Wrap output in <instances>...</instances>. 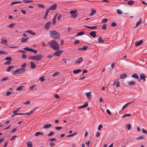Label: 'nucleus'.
<instances>
[{
    "instance_id": "nucleus-46",
    "label": "nucleus",
    "mask_w": 147,
    "mask_h": 147,
    "mask_svg": "<svg viewBox=\"0 0 147 147\" xmlns=\"http://www.w3.org/2000/svg\"><path fill=\"white\" fill-rule=\"evenodd\" d=\"M28 59H29L34 60V56H29L28 57Z\"/></svg>"
},
{
    "instance_id": "nucleus-27",
    "label": "nucleus",
    "mask_w": 147,
    "mask_h": 147,
    "mask_svg": "<svg viewBox=\"0 0 147 147\" xmlns=\"http://www.w3.org/2000/svg\"><path fill=\"white\" fill-rule=\"evenodd\" d=\"M140 77L141 80H144L145 78V75L144 74H141Z\"/></svg>"
},
{
    "instance_id": "nucleus-39",
    "label": "nucleus",
    "mask_w": 147,
    "mask_h": 147,
    "mask_svg": "<svg viewBox=\"0 0 147 147\" xmlns=\"http://www.w3.org/2000/svg\"><path fill=\"white\" fill-rule=\"evenodd\" d=\"M37 5L40 8L42 9L45 7V6L42 4H38Z\"/></svg>"
},
{
    "instance_id": "nucleus-47",
    "label": "nucleus",
    "mask_w": 147,
    "mask_h": 147,
    "mask_svg": "<svg viewBox=\"0 0 147 147\" xmlns=\"http://www.w3.org/2000/svg\"><path fill=\"white\" fill-rule=\"evenodd\" d=\"M31 48H29L28 47H26L24 48V49L26 51H30Z\"/></svg>"
},
{
    "instance_id": "nucleus-28",
    "label": "nucleus",
    "mask_w": 147,
    "mask_h": 147,
    "mask_svg": "<svg viewBox=\"0 0 147 147\" xmlns=\"http://www.w3.org/2000/svg\"><path fill=\"white\" fill-rule=\"evenodd\" d=\"M132 77L136 79H138L139 78L137 74H133L132 76Z\"/></svg>"
},
{
    "instance_id": "nucleus-2",
    "label": "nucleus",
    "mask_w": 147,
    "mask_h": 147,
    "mask_svg": "<svg viewBox=\"0 0 147 147\" xmlns=\"http://www.w3.org/2000/svg\"><path fill=\"white\" fill-rule=\"evenodd\" d=\"M51 36L53 38L56 39L60 37L59 34L55 30L51 31L50 33Z\"/></svg>"
},
{
    "instance_id": "nucleus-37",
    "label": "nucleus",
    "mask_w": 147,
    "mask_h": 147,
    "mask_svg": "<svg viewBox=\"0 0 147 147\" xmlns=\"http://www.w3.org/2000/svg\"><path fill=\"white\" fill-rule=\"evenodd\" d=\"M98 42H104V40L102 39V38L101 37H99L98 39Z\"/></svg>"
},
{
    "instance_id": "nucleus-12",
    "label": "nucleus",
    "mask_w": 147,
    "mask_h": 147,
    "mask_svg": "<svg viewBox=\"0 0 147 147\" xmlns=\"http://www.w3.org/2000/svg\"><path fill=\"white\" fill-rule=\"evenodd\" d=\"M91 92H87L86 93V95L88 99L90 100L91 98V96L90 94Z\"/></svg>"
},
{
    "instance_id": "nucleus-57",
    "label": "nucleus",
    "mask_w": 147,
    "mask_h": 147,
    "mask_svg": "<svg viewBox=\"0 0 147 147\" xmlns=\"http://www.w3.org/2000/svg\"><path fill=\"white\" fill-rule=\"evenodd\" d=\"M54 134V132L53 131H51L50 133H49L48 134V136H51Z\"/></svg>"
},
{
    "instance_id": "nucleus-45",
    "label": "nucleus",
    "mask_w": 147,
    "mask_h": 147,
    "mask_svg": "<svg viewBox=\"0 0 147 147\" xmlns=\"http://www.w3.org/2000/svg\"><path fill=\"white\" fill-rule=\"evenodd\" d=\"M7 54V52L0 50V54Z\"/></svg>"
},
{
    "instance_id": "nucleus-44",
    "label": "nucleus",
    "mask_w": 147,
    "mask_h": 147,
    "mask_svg": "<svg viewBox=\"0 0 147 147\" xmlns=\"http://www.w3.org/2000/svg\"><path fill=\"white\" fill-rule=\"evenodd\" d=\"M62 129V127L60 126H57L55 127V129L57 130H60Z\"/></svg>"
},
{
    "instance_id": "nucleus-59",
    "label": "nucleus",
    "mask_w": 147,
    "mask_h": 147,
    "mask_svg": "<svg viewBox=\"0 0 147 147\" xmlns=\"http://www.w3.org/2000/svg\"><path fill=\"white\" fill-rule=\"evenodd\" d=\"M88 48V46H84L83 47H82V50H86Z\"/></svg>"
},
{
    "instance_id": "nucleus-40",
    "label": "nucleus",
    "mask_w": 147,
    "mask_h": 147,
    "mask_svg": "<svg viewBox=\"0 0 147 147\" xmlns=\"http://www.w3.org/2000/svg\"><path fill=\"white\" fill-rule=\"evenodd\" d=\"M117 13L119 14H121L123 13L122 11L119 9H117Z\"/></svg>"
},
{
    "instance_id": "nucleus-50",
    "label": "nucleus",
    "mask_w": 147,
    "mask_h": 147,
    "mask_svg": "<svg viewBox=\"0 0 147 147\" xmlns=\"http://www.w3.org/2000/svg\"><path fill=\"white\" fill-rule=\"evenodd\" d=\"M77 15L78 14L72 15L71 16V17L74 18H76L77 17Z\"/></svg>"
},
{
    "instance_id": "nucleus-17",
    "label": "nucleus",
    "mask_w": 147,
    "mask_h": 147,
    "mask_svg": "<svg viewBox=\"0 0 147 147\" xmlns=\"http://www.w3.org/2000/svg\"><path fill=\"white\" fill-rule=\"evenodd\" d=\"M49 12V9H47V11H46L44 15V16L43 17V19H45L47 18V17L48 15V13Z\"/></svg>"
},
{
    "instance_id": "nucleus-51",
    "label": "nucleus",
    "mask_w": 147,
    "mask_h": 147,
    "mask_svg": "<svg viewBox=\"0 0 147 147\" xmlns=\"http://www.w3.org/2000/svg\"><path fill=\"white\" fill-rule=\"evenodd\" d=\"M144 138V136H141L139 137H138L136 138V139L138 140H141L143 139Z\"/></svg>"
},
{
    "instance_id": "nucleus-11",
    "label": "nucleus",
    "mask_w": 147,
    "mask_h": 147,
    "mask_svg": "<svg viewBox=\"0 0 147 147\" xmlns=\"http://www.w3.org/2000/svg\"><path fill=\"white\" fill-rule=\"evenodd\" d=\"M83 61V58L82 57H80L79 59H78L75 62V63L76 64V63H80L81 62Z\"/></svg>"
},
{
    "instance_id": "nucleus-18",
    "label": "nucleus",
    "mask_w": 147,
    "mask_h": 147,
    "mask_svg": "<svg viewBox=\"0 0 147 147\" xmlns=\"http://www.w3.org/2000/svg\"><path fill=\"white\" fill-rule=\"evenodd\" d=\"M128 83L129 85L131 86H134L136 84V82L134 81H131L130 82H128Z\"/></svg>"
},
{
    "instance_id": "nucleus-7",
    "label": "nucleus",
    "mask_w": 147,
    "mask_h": 147,
    "mask_svg": "<svg viewBox=\"0 0 147 147\" xmlns=\"http://www.w3.org/2000/svg\"><path fill=\"white\" fill-rule=\"evenodd\" d=\"M51 22L49 21L47 22L45 25V28L47 30H48L50 26Z\"/></svg>"
},
{
    "instance_id": "nucleus-35",
    "label": "nucleus",
    "mask_w": 147,
    "mask_h": 147,
    "mask_svg": "<svg viewBox=\"0 0 147 147\" xmlns=\"http://www.w3.org/2000/svg\"><path fill=\"white\" fill-rule=\"evenodd\" d=\"M13 114L11 115L12 117H13L14 116L16 115H24L25 114V113H13Z\"/></svg>"
},
{
    "instance_id": "nucleus-43",
    "label": "nucleus",
    "mask_w": 147,
    "mask_h": 147,
    "mask_svg": "<svg viewBox=\"0 0 147 147\" xmlns=\"http://www.w3.org/2000/svg\"><path fill=\"white\" fill-rule=\"evenodd\" d=\"M6 60L11 61L13 60L10 57H7L5 59Z\"/></svg>"
},
{
    "instance_id": "nucleus-36",
    "label": "nucleus",
    "mask_w": 147,
    "mask_h": 147,
    "mask_svg": "<svg viewBox=\"0 0 147 147\" xmlns=\"http://www.w3.org/2000/svg\"><path fill=\"white\" fill-rule=\"evenodd\" d=\"M84 32H81L77 33V34H76V36H81L82 35H83L84 34Z\"/></svg>"
},
{
    "instance_id": "nucleus-20",
    "label": "nucleus",
    "mask_w": 147,
    "mask_h": 147,
    "mask_svg": "<svg viewBox=\"0 0 147 147\" xmlns=\"http://www.w3.org/2000/svg\"><path fill=\"white\" fill-rule=\"evenodd\" d=\"M1 41V43L3 45H7V41L6 40L2 39Z\"/></svg>"
},
{
    "instance_id": "nucleus-48",
    "label": "nucleus",
    "mask_w": 147,
    "mask_h": 147,
    "mask_svg": "<svg viewBox=\"0 0 147 147\" xmlns=\"http://www.w3.org/2000/svg\"><path fill=\"white\" fill-rule=\"evenodd\" d=\"M15 25V24L14 23L11 24L8 26V27L11 28H12Z\"/></svg>"
},
{
    "instance_id": "nucleus-25",
    "label": "nucleus",
    "mask_w": 147,
    "mask_h": 147,
    "mask_svg": "<svg viewBox=\"0 0 147 147\" xmlns=\"http://www.w3.org/2000/svg\"><path fill=\"white\" fill-rule=\"evenodd\" d=\"M127 77L126 74H123L120 76V78L121 79H122L126 78Z\"/></svg>"
},
{
    "instance_id": "nucleus-21",
    "label": "nucleus",
    "mask_w": 147,
    "mask_h": 147,
    "mask_svg": "<svg viewBox=\"0 0 147 147\" xmlns=\"http://www.w3.org/2000/svg\"><path fill=\"white\" fill-rule=\"evenodd\" d=\"M27 146L28 147H32L33 146V145L32 142L29 141L27 143Z\"/></svg>"
},
{
    "instance_id": "nucleus-55",
    "label": "nucleus",
    "mask_w": 147,
    "mask_h": 147,
    "mask_svg": "<svg viewBox=\"0 0 147 147\" xmlns=\"http://www.w3.org/2000/svg\"><path fill=\"white\" fill-rule=\"evenodd\" d=\"M36 86V85H33L32 86L30 87L29 89L31 90H32Z\"/></svg>"
},
{
    "instance_id": "nucleus-30",
    "label": "nucleus",
    "mask_w": 147,
    "mask_h": 147,
    "mask_svg": "<svg viewBox=\"0 0 147 147\" xmlns=\"http://www.w3.org/2000/svg\"><path fill=\"white\" fill-rule=\"evenodd\" d=\"M85 27H86L87 28H90L91 29H95L97 28L96 26H85Z\"/></svg>"
},
{
    "instance_id": "nucleus-54",
    "label": "nucleus",
    "mask_w": 147,
    "mask_h": 147,
    "mask_svg": "<svg viewBox=\"0 0 147 147\" xmlns=\"http://www.w3.org/2000/svg\"><path fill=\"white\" fill-rule=\"evenodd\" d=\"M116 25V24L115 22H113L111 24V26L112 27H114Z\"/></svg>"
},
{
    "instance_id": "nucleus-49",
    "label": "nucleus",
    "mask_w": 147,
    "mask_h": 147,
    "mask_svg": "<svg viewBox=\"0 0 147 147\" xmlns=\"http://www.w3.org/2000/svg\"><path fill=\"white\" fill-rule=\"evenodd\" d=\"M30 51L34 53L35 54H36L37 52V51L36 50H33L32 48L31 49Z\"/></svg>"
},
{
    "instance_id": "nucleus-22",
    "label": "nucleus",
    "mask_w": 147,
    "mask_h": 147,
    "mask_svg": "<svg viewBox=\"0 0 147 147\" xmlns=\"http://www.w3.org/2000/svg\"><path fill=\"white\" fill-rule=\"evenodd\" d=\"M27 32L33 35H35L36 34V33L33 32L32 31L30 30H27L26 32Z\"/></svg>"
},
{
    "instance_id": "nucleus-60",
    "label": "nucleus",
    "mask_w": 147,
    "mask_h": 147,
    "mask_svg": "<svg viewBox=\"0 0 147 147\" xmlns=\"http://www.w3.org/2000/svg\"><path fill=\"white\" fill-rule=\"evenodd\" d=\"M17 137V136H14L12 137L10 139L11 140H14L15 138Z\"/></svg>"
},
{
    "instance_id": "nucleus-10",
    "label": "nucleus",
    "mask_w": 147,
    "mask_h": 147,
    "mask_svg": "<svg viewBox=\"0 0 147 147\" xmlns=\"http://www.w3.org/2000/svg\"><path fill=\"white\" fill-rule=\"evenodd\" d=\"M96 31H92L90 33V36L93 38H95L96 37Z\"/></svg>"
},
{
    "instance_id": "nucleus-19",
    "label": "nucleus",
    "mask_w": 147,
    "mask_h": 147,
    "mask_svg": "<svg viewBox=\"0 0 147 147\" xmlns=\"http://www.w3.org/2000/svg\"><path fill=\"white\" fill-rule=\"evenodd\" d=\"M131 115L129 113H126L125 114H124V115H123L121 117L125 118V117H130Z\"/></svg>"
},
{
    "instance_id": "nucleus-4",
    "label": "nucleus",
    "mask_w": 147,
    "mask_h": 147,
    "mask_svg": "<svg viewBox=\"0 0 147 147\" xmlns=\"http://www.w3.org/2000/svg\"><path fill=\"white\" fill-rule=\"evenodd\" d=\"M43 57V56L40 54L34 56V60L39 61Z\"/></svg>"
},
{
    "instance_id": "nucleus-6",
    "label": "nucleus",
    "mask_w": 147,
    "mask_h": 147,
    "mask_svg": "<svg viewBox=\"0 0 147 147\" xmlns=\"http://www.w3.org/2000/svg\"><path fill=\"white\" fill-rule=\"evenodd\" d=\"M57 5L56 4H55L51 6L49 8V10H53L56 9L57 8Z\"/></svg>"
},
{
    "instance_id": "nucleus-15",
    "label": "nucleus",
    "mask_w": 147,
    "mask_h": 147,
    "mask_svg": "<svg viewBox=\"0 0 147 147\" xmlns=\"http://www.w3.org/2000/svg\"><path fill=\"white\" fill-rule=\"evenodd\" d=\"M29 39L28 38H21V42H27Z\"/></svg>"
},
{
    "instance_id": "nucleus-53",
    "label": "nucleus",
    "mask_w": 147,
    "mask_h": 147,
    "mask_svg": "<svg viewBox=\"0 0 147 147\" xmlns=\"http://www.w3.org/2000/svg\"><path fill=\"white\" fill-rule=\"evenodd\" d=\"M102 125L101 124H100L98 127V130H100V129L102 128Z\"/></svg>"
},
{
    "instance_id": "nucleus-24",
    "label": "nucleus",
    "mask_w": 147,
    "mask_h": 147,
    "mask_svg": "<svg viewBox=\"0 0 147 147\" xmlns=\"http://www.w3.org/2000/svg\"><path fill=\"white\" fill-rule=\"evenodd\" d=\"M82 71V70L81 69H78L74 70L73 71V72L74 74H77Z\"/></svg>"
},
{
    "instance_id": "nucleus-3",
    "label": "nucleus",
    "mask_w": 147,
    "mask_h": 147,
    "mask_svg": "<svg viewBox=\"0 0 147 147\" xmlns=\"http://www.w3.org/2000/svg\"><path fill=\"white\" fill-rule=\"evenodd\" d=\"M25 71V69L24 68H20L17 69L16 70L12 71V74H13L15 75L16 74H20L24 72Z\"/></svg>"
},
{
    "instance_id": "nucleus-41",
    "label": "nucleus",
    "mask_w": 147,
    "mask_h": 147,
    "mask_svg": "<svg viewBox=\"0 0 147 147\" xmlns=\"http://www.w3.org/2000/svg\"><path fill=\"white\" fill-rule=\"evenodd\" d=\"M95 12L96 11L95 10H92L91 13L90 14V16H92L94 14Z\"/></svg>"
},
{
    "instance_id": "nucleus-31",
    "label": "nucleus",
    "mask_w": 147,
    "mask_h": 147,
    "mask_svg": "<svg viewBox=\"0 0 147 147\" xmlns=\"http://www.w3.org/2000/svg\"><path fill=\"white\" fill-rule=\"evenodd\" d=\"M134 3V1L131 0L128 2V4L129 5H133Z\"/></svg>"
},
{
    "instance_id": "nucleus-13",
    "label": "nucleus",
    "mask_w": 147,
    "mask_h": 147,
    "mask_svg": "<svg viewBox=\"0 0 147 147\" xmlns=\"http://www.w3.org/2000/svg\"><path fill=\"white\" fill-rule=\"evenodd\" d=\"M88 103L87 102H86L85 104H84L83 105L81 106H80L78 107V109H83L84 108L86 107H87L88 106Z\"/></svg>"
},
{
    "instance_id": "nucleus-23",
    "label": "nucleus",
    "mask_w": 147,
    "mask_h": 147,
    "mask_svg": "<svg viewBox=\"0 0 147 147\" xmlns=\"http://www.w3.org/2000/svg\"><path fill=\"white\" fill-rule=\"evenodd\" d=\"M13 67V65H11L9 66L7 68L6 71L7 72H9L10 71L11 69Z\"/></svg>"
},
{
    "instance_id": "nucleus-62",
    "label": "nucleus",
    "mask_w": 147,
    "mask_h": 147,
    "mask_svg": "<svg viewBox=\"0 0 147 147\" xmlns=\"http://www.w3.org/2000/svg\"><path fill=\"white\" fill-rule=\"evenodd\" d=\"M49 145L53 147L55 145V144L53 142H51V143H50Z\"/></svg>"
},
{
    "instance_id": "nucleus-9",
    "label": "nucleus",
    "mask_w": 147,
    "mask_h": 147,
    "mask_svg": "<svg viewBox=\"0 0 147 147\" xmlns=\"http://www.w3.org/2000/svg\"><path fill=\"white\" fill-rule=\"evenodd\" d=\"M143 42V40H140L139 41L136 42L135 43V45L136 46H138L142 44Z\"/></svg>"
},
{
    "instance_id": "nucleus-38",
    "label": "nucleus",
    "mask_w": 147,
    "mask_h": 147,
    "mask_svg": "<svg viewBox=\"0 0 147 147\" xmlns=\"http://www.w3.org/2000/svg\"><path fill=\"white\" fill-rule=\"evenodd\" d=\"M77 12V10H75L74 11H70V13L71 15L74 14L75 13H76Z\"/></svg>"
},
{
    "instance_id": "nucleus-61",
    "label": "nucleus",
    "mask_w": 147,
    "mask_h": 147,
    "mask_svg": "<svg viewBox=\"0 0 147 147\" xmlns=\"http://www.w3.org/2000/svg\"><path fill=\"white\" fill-rule=\"evenodd\" d=\"M142 130L143 133H145L146 134H147V131L145 129H142Z\"/></svg>"
},
{
    "instance_id": "nucleus-26",
    "label": "nucleus",
    "mask_w": 147,
    "mask_h": 147,
    "mask_svg": "<svg viewBox=\"0 0 147 147\" xmlns=\"http://www.w3.org/2000/svg\"><path fill=\"white\" fill-rule=\"evenodd\" d=\"M21 3V1H14L12 2L11 4V5H13L18 3Z\"/></svg>"
},
{
    "instance_id": "nucleus-52",
    "label": "nucleus",
    "mask_w": 147,
    "mask_h": 147,
    "mask_svg": "<svg viewBox=\"0 0 147 147\" xmlns=\"http://www.w3.org/2000/svg\"><path fill=\"white\" fill-rule=\"evenodd\" d=\"M102 28L103 30H105L106 29V25L105 24H104L102 27Z\"/></svg>"
},
{
    "instance_id": "nucleus-29",
    "label": "nucleus",
    "mask_w": 147,
    "mask_h": 147,
    "mask_svg": "<svg viewBox=\"0 0 147 147\" xmlns=\"http://www.w3.org/2000/svg\"><path fill=\"white\" fill-rule=\"evenodd\" d=\"M35 110V109L32 110L30 112L28 113H26L25 114L26 115H31L33 112Z\"/></svg>"
},
{
    "instance_id": "nucleus-58",
    "label": "nucleus",
    "mask_w": 147,
    "mask_h": 147,
    "mask_svg": "<svg viewBox=\"0 0 147 147\" xmlns=\"http://www.w3.org/2000/svg\"><path fill=\"white\" fill-rule=\"evenodd\" d=\"M108 21V19L104 18L102 20V23H105L107 22Z\"/></svg>"
},
{
    "instance_id": "nucleus-42",
    "label": "nucleus",
    "mask_w": 147,
    "mask_h": 147,
    "mask_svg": "<svg viewBox=\"0 0 147 147\" xmlns=\"http://www.w3.org/2000/svg\"><path fill=\"white\" fill-rule=\"evenodd\" d=\"M11 63V61H8L6 62L5 63V65H9Z\"/></svg>"
},
{
    "instance_id": "nucleus-63",
    "label": "nucleus",
    "mask_w": 147,
    "mask_h": 147,
    "mask_svg": "<svg viewBox=\"0 0 147 147\" xmlns=\"http://www.w3.org/2000/svg\"><path fill=\"white\" fill-rule=\"evenodd\" d=\"M40 81L42 82L44 81L45 80V78L43 76L40 77Z\"/></svg>"
},
{
    "instance_id": "nucleus-5",
    "label": "nucleus",
    "mask_w": 147,
    "mask_h": 147,
    "mask_svg": "<svg viewBox=\"0 0 147 147\" xmlns=\"http://www.w3.org/2000/svg\"><path fill=\"white\" fill-rule=\"evenodd\" d=\"M62 52V51H59L56 52H55L53 55L55 57L59 56Z\"/></svg>"
},
{
    "instance_id": "nucleus-8",
    "label": "nucleus",
    "mask_w": 147,
    "mask_h": 147,
    "mask_svg": "<svg viewBox=\"0 0 147 147\" xmlns=\"http://www.w3.org/2000/svg\"><path fill=\"white\" fill-rule=\"evenodd\" d=\"M51 126L52 125L51 124H47L44 125L43 126V128L45 129H47L51 127Z\"/></svg>"
},
{
    "instance_id": "nucleus-32",
    "label": "nucleus",
    "mask_w": 147,
    "mask_h": 147,
    "mask_svg": "<svg viewBox=\"0 0 147 147\" xmlns=\"http://www.w3.org/2000/svg\"><path fill=\"white\" fill-rule=\"evenodd\" d=\"M125 127L126 129H128V130H129L131 129V125L129 124L127 125Z\"/></svg>"
},
{
    "instance_id": "nucleus-1",
    "label": "nucleus",
    "mask_w": 147,
    "mask_h": 147,
    "mask_svg": "<svg viewBox=\"0 0 147 147\" xmlns=\"http://www.w3.org/2000/svg\"><path fill=\"white\" fill-rule=\"evenodd\" d=\"M49 45L55 50H58L59 48L57 42L55 40H52L48 43Z\"/></svg>"
},
{
    "instance_id": "nucleus-14",
    "label": "nucleus",
    "mask_w": 147,
    "mask_h": 147,
    "mask_svg": "<svg viewBox=\"0 0 147 147\" xmlns=\"http://www.w3.org/2000/svg\"><path fill=\"white\" fill-rule=\"evenodd\" d=\"M31 68L34 69L36 68V65L33 61L30 62Z\"/></svg>"
},
{
    "instance_id": "nucleus-16",
    "label": "nucleus",
    "mask_w": 147,
    "mask_h": 147,
    "mask_svg": "<svg viewBox=\"0 0 147 147\" xmlns=\"http://www.w3.org/2000/svg\"><path fill=\"white\" fill-rule=\"evenodd\" d=\"M142 20V19L141 18H140L139 19V21L136 23V24L135 27L134 28H135L136 27L138 26L139 25V24L141 23Z\"/></svg>"
},
{
    "instance_id": "nucleus-56",
    "label": "nucleus",
    "mask_w": 147,
    "mask_h": 147,
    "mask_svg": "<svg viewBox=\"0 0 147 147\" xmlns=\"http://www.w3.org/2000/svg\"><path fill=\"white\" fill-rule=\"evenodd\" d=\"M23 1L25 3H28L33 2L32 0L27 1L26 0H24Z\"/></svg>"
},
{
    "instance_id": "nucleus-64",
    "label": "nucleus",
    "mask_w": 147,
    "mask_h": 147,
    "mask_svg": "<svg viewBox=\"0 0 147 147\" xmlns=\"http://www.w3.org/2000/svg\"><path fill=\"white\" fill-rule=\"evenodd\" d=\"M120 82H117L116 84V86L117 88L119 87H120Z\"/></svg>"
},
{
    "instance_id": "nucleus-33",
    "label": "nucleus",
    "mask_w": 147,
    "mask_h": 147,
    "mask_svg": "<svg viewBox=\"0 0 147 147\" xmlns=\"http://www.w3.org/2000/svg\"><path fill=\"white\" fill-rule=\"evenodd\" d=\"M24 86H20L18 87L17 88L16 90L18 91H21L22 89L23 88H24Z\"/></svg>"
},
{
    "instance_id": "nucleus-34",
    "label": "nucleus",
    "mask_w": 147,
    "mask_h": 147,
    "mask_svg": "<svg viewBox=\"0 0 147 147\" xmlns=\"http://www.w3.org/2000/svg\"><path fill=\"white\" fill-rule=\"evenodd\" d=\"M43 134V133L42 132H36L35 134V135L36 136H38L39 135H42Z\"/></svg>"
}]
</instances>
